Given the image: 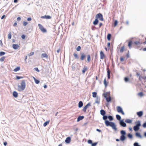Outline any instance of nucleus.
<instances>
[{"label":"nucleus","instance_id":"1","mask_svg":"<svg viewBox=\"0 0 146 146\" xmlns=\"http://www.w3.org/2000/svg\"><path fill=\"white\" fill-rule=\"evenodd\" d=\"M105 123L107 126H111L115 131L117 130V128L114 123L111 121H109L108 120H106Z\"/></svg>","mask_w":146,"mask_h":146},{"label":"nucleus","instance_id":"2","mask_svg":"<svg viewBox=\"0 0 146 146\" xmlns=\"http://www.w3.org/2000/svg\"><path fill=\"white\" fill-rule=\"evenodd\" d=\"M18 89L19 91L23 90L25 88L26 84L25 80H23L22 81L21 85H18Z\"/></svg>","mask_w":146,"mask_h":146},{"label":"nucleus","instance_id":"3","mask_svg":"<svg viewBox=\"0 0 146 146\" xmlns=\"http://www.w3.org/2000/svg\"><path fill=\"white\" fill-rule=\"evenodd\" d=\"M135 125L133 127V130L135 131H138L139 129V127L141 125V122L139 121H137L135 122Z\"/></svg>","mask_w":146,"mask_h":146},{"label":"nucleus","instance_id":"4","mask_svg":"<svg viewBox=\"0 0 146 146\" xmlns=\"http://www.w3.org/2000/svg\"><path fill=\"white\" fill-rule=\"evenodd\" d=\"M103 96L106 98L107 102H109L111 101V98L110 96V94L108 92L105 93L103 94Z\"/></svg>","mask_w":146,"mask_h":146},{"label":"nucleus","instance_id":"5","mask_svg":"<svg viewBox=\"0 0 146 146\" xmlns=\"http://www.w3.org/2000/svg\"><path fill=\"white\" fill-rule=\"evenodd\" d=\"M95 18L98 19H99L101 21H104L103 15L101 13L97 14Z\"/></svg>","mask_w":146,"mask_h":146},{"label":"nucleus","instance_id":"6","mask_svg":"<svg viewBox=\"0 0 146 146\" xmlns=\"http://www.w3.org/2000/svg\"><path fill=\"white\" fill-rule=\"evenodd\" d=\"M38 26L39 28L42 32L43 33L46 32L47 31L46 29H45L41 24H38Z\"/></svg>","mask_w":146,"mask_h":146},{"label":"nucleus","instance_id":"7","mask_svg":"<svg viewBox=\"0 0 146 146\" xmlns=\"http://www.w3.org/2000/svg\"><path fill=\"white\" fill-rule=\"evenodd\" d=\"M117 111L118 113H121L123 115H125V113L123 110V109L120 106H118L117 107Z\"/></svg>","mask_w":146,"mask_h":146},{"label":"nucleus","instance_id":"8","mask_svg":"<svg viewBox=\"0 0 146 146\" xmlns=\"http://www.w3.org/2000/svg\"><path fill=\"white\" fill-rule=\"evenodd\" d=\"M80 54L81 57L80 58V59L81 61L83 60L86 57V55L84 53L82 52H81Z\"/></svg>","mask_w":146,"mask_h":146},{"label":"nucleus","instance_id":"9","mask_svg":"<svg viewBox=\"0 0 146 146\" xmlns=\"http://www.w3.org/2000/svg\"><path fill=\"white\" fill-rule=\"evenodd\" d=\"M119 123L121 126L123 127H125L126 126V123L124 122L123 120L122 119L120 121Z\"/></svg>","mask_w":146,"mask_h":146},{"label":"nucleus","instance_id":"10","mask_svg":"<svg viewBox=\"0 0 146 146\" xmlns=\"http://www.w3.org/2000/svg\"><path fill=\"white\" fill-rule=\"evenodd\" d=\"M91 106V103L90 102L88 103L86 106H84L82 109V111L84 112H86V109L88 107V106Z\"/></svg>","mask_w":146,"mask_h":146},{"label":"nucleus","instance_id":"11","mask_svg":"<svg viewBox=\"0 0 146 146\" xmlns=\"http://www.w3.org/2000/svg\"><path fill=\"white\" fill-rule=\"evenodd\" d=\"M100 58L101 59H103L105 57V55L102 51L100 52Z\"/></svg>","mask_w":146,"mask_h":146},{"label":"nucleus","instance_id":"12","mask_svg":"<svg viewBox=\"0 0 146 146\" xmlns=\"http://www.w3.org/2000/svg\"><path fill=\"white\" fill-rule=\"evenodd\" d=\"M143 114V112L142 111H140L139 112H137V115L139 117H141Z\"/></svg>","mask_w":146,"mask_h":146},{"label":"nucleus","instance_id":"13","mask_svg":"<svg viewBox=\"0 0 146 146\" xmlns=\"http://www.w3.org/2000/svg\"><path fill=\"white\" fill-rule=\"evenodd\" d=\"M71 141V138L70 137H67L65 140V142L67 143H69Z\"/></svg>","mask_w":146,"mask_h":146},{"label":"nucleus","instance_id":"14","mask_svg":"<svg viewBox=\"0 0 146 146\" xmlns=\"http://www.w3.org/2000/svg\"><path fill=\"white\" fill-rule=\"evenodd\" d=\"M100 97H99L98 96L97 97H96V98L95 100V103H95L99 104V103H100Z\"/></svg>","mask_w":146,"mask_h":146},{"label":"nucleus","instance_id":"15","mask_svg":"<svg viewBox=\"0 0 146 146\" xmlns=\"http://www.w3.org/2000/svg\"><path fill=\"white\" fill-rule=\"evenodd\" d=\"M12 47L14 49L16 50L19 47V46L18 44H13Z\"/></svg>","mask_w":146,"mask_h":146},{"label":"nucleus","instance_id":"16","mask_svg":"<svg viewBox=\"0 0 146 146\" xmlns=\"http://www.w3.org/2000/svg\"><path fill=\"white\" fill-rule=\"evenodd\" d=\"M126 138L125 135H121L120 139L121 141H124Z\"/></svg>","mask_w":146,"mask_h":146},{"label":"nucleus","instance_id":"17","mask_svg":"<svg viewBox=\"0 0 146 146\" xmlns=\"http://www.w3.org/2000/svg\"><path fill=\"white\" fill-rule=\"evenodd\" d=\"M135 135V136L137 137H139L141 139H142L143 138V136L138 132L136 133Z\"/></svg>","mask_w":146,"mask_h":146},{"label":"nucleus","instance_id":"18","mask_svg":"<svg viewBox=\"0 0 146 146\" xmlns=\"http://www.w3.org/2000/svg\"><path fill=\"white\" fill-rule=\"evenodd\" d=\"M84 117L83 116H78L77 118V121H79L80 120L84 118Z\"/></svg>","mask_w":146,"mask_h":146},{"label":"nucleus","instance_id":"19","mask_svg":"<svg viewBox=\"0 0 146 146\" xmlns=\"http://www.w3.org/2000/svg\"><path fill=\"white\" fill-rule=\"evenodd\" d=\"M100 114L102 115H105L106 114V112L103 109H102L100 110Z\"/></svg>","mask_w":146,"mask_h":146},{"label":"nucleus","instance_id":"20","mask_svg":"<svg viewBox=\"0 0 146 146\" xmlns=\"http://www.w3.org/2000/svg\"><path fill=\"white\" fill-rule=\"evenodd\" d=\"M13 96L15 98H17L18 97V93L15 91H14L13 93Z\"/></svg>","mask_w":146,"mask_h":146},{"label":"nucleus","instance_id":"21","mask_svg":"<svg viewBox=\"0 0 146 146\" xmlns=\"http://www.w3.org/2000/svg\"><path fill=\"white\" fill-rule=\"evenodd\" d=\"M83 106V103L81 101H80L78 104V107L79 108H81Z\"/></svg>","mask_w":146,"mask_h":146},{"label":"nucleus","instance_id":"22","mask_svg":"<svg viewBox=\"0 0 146 146\" xmlns=\"http://www.w3.org/2000/svg\"><path fill=\"white\" fill-rule=\"evenodd\" d=\"M120 133L121 135H125L126 134V132L124 130H121L120 131Z\"/></svg>","mask_w":146,"mask_h":146},{"label":"nucleus","instance_id":"23","mask_svg":"<svg viewBox=\"0 0 146 146\" xmlns=\"http://www.w3.org/2000/svg\"><path fill=\"white\" fill-rule=\"evenodd\" d=\"M41 56L42 58H48V55L46 53H42L41 54Z\"/></svg>","mask_w":146,"mask_h":146},{"label":"nucleus","instance_id":"24","mask_svg":"<svg viewBox=\"0 0 146 146\" xmlns=\"http://www.w3.org/2000/svg\"><path fill=\"white\" fill-rule=\"evenodd\" d=\"M98 20L96 18L95 20L93 22V24L94 25H96L98 24Z\"/></svg>","mask_w":146,"mask_h":146},{"label":"nucleus","instance_id":"25","mask_svg":"<svg viewBox=\"0 0 146 146\" xmlns=\"http://www.w3.org/2000/svg\"><path fill=\"white\" fill-rule=\"evenodd\" d=\"M132 121V120L128 119H126L125 121V122L128 123H131Z\"/></svg>","mask_w":146,"mask_h":146},{"label":"nucleus","instance_id":"26","mask_svg":"<svg viewBox=\"0 0 146 146\" xmlns=\"http://www.w3.org/2000/svg\"><path fill=\"white\" fill-rule=\"evenodd\" d=\"M107 75L108 78V79H109L110 78V71L109 70H107Z\"/></svg>","mask_w":146,"mask_h":146},{"label":"nucleus","instance_id":"27","mask_svg":"<svg viewBox=\"0 0 146 146\" xmlns=\"http://www.w3.org/2000/svg\"><path fill=\"white\" fill-rule=\"evenodd\" d=\"M132 44V42L131 40H130L128 44V46L129 48H131V45Z\"/></svg>","mask_w":146,"mask_h":146},{"label":"nucleus","instance_id":"28","mask_svg":"<svg viewBox=\"0 0 146 146\" xmlns=\"http://www.w3.org/2000/svg\"><path fill=\"white\" fill-rule=\"evenodd\" d=\"M127 136L130 139H132L133 137L132 135L130 133H128L127 135Z\"/></svg>","mask_w":146,"mask_h":146},{"label":"nucleus","instance_id":"29","mask_svg":"<svg viewBox=\"0 0 146 146\" xmlns=\"http://www.w3.org/2000/svg\"><path fill=\"white\" fill-rule=\"evenodd\" d=\"M116 117L117 119L118 120L120 121V120H121V117L118 114L116 115Z\"/></svg>","mask_w":146,"mask_h":146},{"label":"nucleus","instance_id":"30","mask_svg":"<svg viewBox=\"0 0 146 146\" xmlns=\"http://www.w3.org/2000/svg\"><path fill=\"white\" fill-rule=\"evenodd\" d=\"M73 55L75 59H79V57L78 55L77 54H76V53H74L73 54Z\"/></svg>","mask_w":146,"mask_h":146},{"label":"nucleus","instance_id":"31","mask_svg":"<svg viewBox=\"0 0 146 146\" xmlns=\"http://www.w3.org/2000/svg\"><path fill=\"white\" fill-rule=\"evenodd\" d=\"M87 67L86 66H85L84 68H83V69L82 70V72L83 73H84L86 70H87Z\"/></svg>","mask_w":146,"mask_h":146},{"label":"nucleus","instance_id":"32","mask_svg":"<svg viewBox=\"0 0 146 146\" xmlns=\"http://www.w3.org/2000/svg\"><path fill=\"white\" fill-rule=\"evenodd\" d=\"M50 122V121L48 120L47 121L45 122L43 124V126L44 127L46 126Z\"/></svg>","mask_w":146,"mask_h":146},{"label":"nucleus","instance_id":"33","mask_svg":"<svg viewBox=\"0 0 146 146\" xmlns=\"http://www.w3.org/2000/svg\"><path fill=\"white\" fill-rule=\"evenodd\" d=\"M111 36V35L110 34H108L107 36V39L108 40H110Z\"/></svg>","mask_w":146,"mask_h":146},{"label":"nucleus","instance_id":"34","mask_svg":"<svg viewBox=\"0 0 146 146\" xmlns=\"http://www.w3.org/2000/svg\"><path fill=\"white\" fill-rule=\"evenodd\" d=\"M108 118L109 119V120L110 121H111L113 120V117L111 115H109L108 117Z\"/></svg>","mask_w":146,"mask_h":146},{"label":"nucleus","instance_id":"35","mask_svg":"<svg viewBox=\"0 0 146 146\" xmlns=\"http://www.w3.org/2000/svg\"><path fill=\"white\" fill-rule=\"evenodd\" d=\"M20 68L19 66H18L15 68L13 71L15 72H16L20 70Z\"/></svg>","mask_w":146,"mask_h":146},{"label":"nucleus","instance_id":"36","mask_svg":"<svg viewBox=\"0 0 146 146\" xmlns=\"http://www.w3.org/2000/svg\"><path fill=\"white\" fill-rule=\"evenodd\" d=\"M87 60L88 62H90V56L89 54L87 55Z\"/></svg>","mask_w":146,"mask_h":146},{"label":"nucleus","instance_id":"37","mask_svg":"<svg viewBox=\"0 0 146 146\" xmlns=\"http://www.w3.org/2000/svg\"><path fill=\"white\" fill-rule=\"evenodd\" d=\"M103 119L105 120V121L106 120H106L108 118V117L107 115H103Z\"/></svg>","mask_w":146,"mask_h":146},{"label":"nucleus","instance_id":"38","mask_svg":"<svg viewBox=\"0 0 146 146\" xmlns=\"http://www.w3.org/2000/svg\"><path fill=\"white\" fill-rule=\"evenodd\" d=\"M92 96L94 98H96V97L97 93L96 92H94L92 93Z\"/></svg>","mask_w":146,"mask_h":146},{"label":"nucleus","instance_id":"39","mask_svg":"<svg viewBox=\"0 0 146 146\" xmlns=\"http://www.w3.org/2000/svg\"><path fill=\"white\" fill-rule=\"evenodd\" d=\"M124 46L122 47L120 49V52H123L124 51Z\"/></svg>","mask_w":146,"mask_h":146},{"label":"nucleus","instance_id":"40","mask_svg":"<svg viewBox=\"0 0 146 146\" xmlns=\"http://www.w3.org/2000/svg\"><path fill=\"white\" fill-rule=\"evenodd\" d=\"M81 47L80 46H78L76 48V50L78 51H79L81 50Z\"/></svg>","mask_w":146,"mask_h":146},{"label":"nucleus","instance_id":"41","mask_svg":"<svg viewBox=\"0 0 146 146\" xmlns=\"http://www.w3.org/2000/svg\"><path fill=\"white\" fill-rule=\"evenodd\" d=\"M104 85L106 86L108 85V83L106 82V78H105L104 79Z\"/></svg>","mask_w":146,"mask_h":146},{"label":"nucleus","instance_id":"42","mask_svg":"<svg viewBox=\"0 0 146 146\" xmlns=\"http://www.w3.org/2000/svg\"><path fill=\"white\" fill-rule=\"evenodd\" d=\"M5 56H3L1 57L0 59V61L1 62L5 60Z\"/></svg>","mask_w":146,"mask_h":146},{"label":"nucleus","instance_id":"43","mask_svg":"<svg viewBox=\"0 0 146 146\" xmlns=\"http://www.w3.org/2000/svg\"><path fill=\"white\" fill-rule=\"evenodd\" d=\"M138 95L142 97L143 96V94L142 92H140L138 93Z\"/></svg>","mask_w":146,"mask_h":146},{"label":"nucleus","instance_id":"44","mask_svg":"<svg viewBox=\"0 0 146 146\" xmlns=\"http://www.w3.org/2000/svg\"><path fill=\"white\" fill-rule=\"evenodd\" d=\"M117 23H118V21H117V20H115L114 21V26L115 27L116 26V25H117Z\"/></svg>","mask_w":146,"mask_h":146},{"label":"nucleus","instance_id":"45","mask_svg":"<svg viewBox=\"0 0 146 146\" xmlns=\"http://www.w3.org/2000/svg\"><path fill=\"white\" fill-rule=\"evenodd\" d=\"M28 24V23L27 22L23 21V25L24 26H26Z\"/></svg>","mask_w":146,"mask_h":146},{"label":"nucleus","instance_id":"46","mask_svg":"<svg viewBox=\"0 0 146 146\" xmlns=\"http://www.w3.org/2000/svg\"><path fill=\"white\" fill-rule=\"evenodd\" d=\"M133 145L134 146H141L139 144V143L138 142H135L134 144Z\"/></svg>","mask_w":146,"mask_h":146},{"label":"nucleus","instance_id":"47","mask_svg":"<svg viewBox=\"0 0 146 146\" xmlns=\"http://www.w3.org/2000/svg\"><path fill=\"white\" fill-rule=\"evenodd\" d=\"M8 38L9 39H11V32H10L8 35Z\"/></svg>","mask_w":146,"mask_h":146},{"label":"nucleus","instance_id":"48","mask_svg":"<svg viewBox=\"0 0 146 146\" xmlns=\"http://www.w3.org/2000/svg\"><path fill=\"white\" fill-rule=\"evenodd\" d=\"M5 54V52L3 51L0 52V56H2L4 55Z\"/></svg>","mask_w":146,"mask_h":146},{"label":"nucleus","instance_id":"49","mask_svg":"<svg viewBox=\"0 0 146 146\" xmlns=\"http://www.w3.org/2000/svg\"><path fill=\"white\" fill-rule=\"evenodd\" d=\"M124 80L126 82H127L129 80V78L127 77L124 78Z\"/></svg>","mask_w":146,"mask_h":146},{"label":"nucleus","instance_id":"50","mask_svg":"<svg viewBox=\"0 0 146 146\" xmlns=\"http://www.w3.org/2000/svg\"><path fill=\"white\" fill-rule=\"evenodd\" d=\"M23 78V77L20 76H17L16 77V79L18 80L22 78Z\"/></svg>","mask_w":146,"mask_h":146},{"label":"nucleus","instance_id":"51","mask_svg":"<svg viewBox=\"0 0 146 146\" xmlns=\"http://www.w3.org/2000/svg\"><path fill=\"white\" fill-rule=\"evenodd\" d=\"M98 143V142H95L92 143V146H96Z\"/></svg>","mask_w":146,"mask_h":146},{"label":"nucleus","instance_id":"52","mask_svg":"<svg viewBox=\"0 0 146 146\" xmlns=\"http://www.w3.org/2000/svg\"><path fill=\"white\" fill-rule=\"evenodd\" d=\"M46 19H49L51 18V17L49 15H46Z\"/></svg>","mask_w":146,"mask_h":146},{"label":"nucleus","instance_id":"53","mask_svg":"<svg viewBox=\"0 0 146 146\" xmlns=\"http://www.w3.org/2000/svg\"><path fill=\"white\" fill-rule=\"evenodd\" d=\"M35 83L37 84H38L40 82V81L37 79H35Z\"/></svg>","mask_w":146,"mask_h":146},{"label":"nucleus","instance_id":"54","mask_svg":"<svg viewBox=\"0 0 146 146\" xmlns=\"http://www.w3.org/2000/svg\"><path fill=\"white\" fill-rule=\"evenodd\" d=\"M88 143L90 144H92V140L90 139L88 140Z\"/></svg>","mask_w":146,"mask_h":146},{"label":"nucleus","instance_id":"55","mask_svg":"<svg viewBox=\"0 0 146 146\" xmlns=\"http://www.w3.org/2000/svg\"><path fill=\"white\" fill-rule=\"evenodd\" d=\"M34 69L35 70H36V71H37L38 72H40V70H38V68H36V67L35 68H34Z\"/></svg>","mask_w":146,"mask_h":146},{"label":"nucleus","instance_id":"56","mask_svg":"<svg viewBox=\"0 0 146 146\" xmlns=\"http://www.w3.org/2000/svg\"><path fill=\"white\" fill-rule=\"evenodd\" d=\"M134 43L135 44L137 45V44H139L140 42L138 41H136L134 42Z\"/></svg>","mask_w":146,"mask_h":146},{"label":"nucleus","instance_id":"57","mask_svg":"<svg viewBox=\"0 0 146 146\" xmlns=\"http://www.w3.org/2000/svg\"><path fill=\"white\" fill-rule=\"evenodd\" d=\"M143 127H146V122L143 123Z\"/></svg>","mask_w":146,"mask_h":146},{"label":"nucleus","instance_id":"58","mask_svg":"<svg viewBox=\"0 0 146 146\" xmlns=\"http://www.w3.org/2000/svg\"><path fill=\"white\" fill-rule=\"evenodd\" d=\"M25 36L24 35H22L21 36V37L22 39H24L25 38Z\"/></svg>","mask_w":146,"mask_h":146},{"label":"nucleus","instance_id":"59","mask_svg":"<svg viewBox=\"0 0 146 146\" xmlns=\"http://www.w3.org/2000/svg\"><path fill=\"white\" fill-rule=\"evenodd\" d=\"M34 54V52H31L29 54V56H31L33 55Z\"/></svg>","mask_w":146,"mask_h":146},{"label":"nucleus","instance_id":"60","mask_svg":"<svg viewBox=\"0 0 146 146\" xmlns=\"http://www.w3.org/2000/svg\"><path fill=\"white\" fill-rule=\"evenodd\" d=\"M72 70L73 71L74 70H75V67L74 66H73V65H72Z\"/></svg>","mask_w":146,"mask_h":146},{"label":"nucleus","instance_id":"61","mask_svg":"<svg viewBox=\"0 0 146 146\" xmlns=\"http://www.w3.org/2000/svg\"><path fill=\"white\" fill-rule=\"evenodd\" d=\"M32 20V19L31 17H29L27 18V20L28 21H30Z\"/></svg>","mask_w":146,"mask_h":146},{"label":"nucleus","instance_id":"62","mask_svg":"<svg viewBox=\"0 0 146 146\" xmlns=\"http://www.w3.org/2000/svg\"><path fill=\"white\" fill-rule=\"evenodd\" d=\"M21 18L20 17H19L17 18V21H19L21 20Z\"/></svg>","mask_w":146,"mask_h":146},{"label":"nucleus","instance_id":"63","mask_svg":"<svg viewBox=\"0 0 146 146\" xmlns=\"http://www.w3.org/2000/svg\"><path fill=\"white\" fill-rule=\"evenodd\" d=\"M27 56H26L25 57V62L26 63L27 62Z\"/></svg>","mask_w":146,"mask_h":146},{"label":"nucleus","instance_id":"64","mask_svg":"<svg viewBox=\"0 0 146 146\" xmlns=\"http://www.w3.org/2000/svg\"><path fill=\"white\" fill-rule=\"evenodd\" d=\"M141 78L144 80H146V76H141Z\"/></svg>","mask_w":146,"mask_h":146}]
</instances>
